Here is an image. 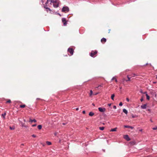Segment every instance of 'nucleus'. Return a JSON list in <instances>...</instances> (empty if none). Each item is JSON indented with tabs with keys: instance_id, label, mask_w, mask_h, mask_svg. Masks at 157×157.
Wrapping results in <instances>:
<instances>
[{
	"instance_id": "nucleus-15",
	"label": "nucleus",
	"mask_w": 157,
	"mask_h": 157,
	"mask_svg": "<svg viewBox=\"0 0 157 157\" xmlns=\"http://www.w3.org/2000/svg\"><path fill=\"white\" fill-rule=\"evenodd\" d=\"M117 128H112V129H111L110 130V132H115V131H116V130H117Z\"/></svg>"
},
{
	"instance_id": "nucleus-22",
	"label": "nucleus",
	"mask_w": 157,
	"mask_h": 157,
	"mask_svg": "<svg viewBox=\"0 0 157 157\" xmlns=\"http://www.w3.org/2000/svg\"><path fill=\"white\" fill-rule=\"evenodd\" d=\"M6 114V113L2 114V116L4 118H5Z\"/></svg>"
},
{
	"instance_id": "nucleus-9",
	"label": "nucleus",
	"mask_w": 157,
	"mask_h": 157,
	"mask_svg": "<svg viewBox=\"0 0 157 157\" xmlns=\"http://www.w3.org/2000/svg\"><path fill=\"white\" fill-rule=\"evenodd\" d=\"M44 8L46 10V11L47 12H48L49 11L50 12V13H51V11H52L48 7H44Z\"/></svg>"
},
{
	"instance_id": "nucleus-40",
	"label": "nucleus",
	"mask_w": 157,
	"mask_h": 157,
	"mask_svg": "<svg viewBox=\"0 0 157 157\" xmlns=\"http://www.w3.org/2000/svg\"><path fill=\"white\" fill-rule=\"evenodd\" d=\"M133 74H131V75H129V76H130V77H131V76H133Z\"/></svg>"
},
{
	"instance_id": "nucleus-24",
	"label": "nucleus",
	"mask_w": 157,
	"mask_h": 157,
	"mask_svg": "<svg viewBox=\"0 0 157 157\" xmlns=\"http://www.w3.org/2000/svg\"><path fill=\"white\" fill-rule=\"evenodd\" d=\"M114 96H115V95L114 94H113L111 96V98L112 100H114Z\"/></svg>"
},
{
	"instance_id": "nucleus-5",
	"label": "nucleus",
	"mask_w": 157,
	"mask_h": 157,
	"mask_svg": "<svg viewBox=\"0 0 157 157\" xmlns=\"http://www.w3.org/2000/svg\"><path fill=\"white\" fill-rule=\"evenodd\" d=\"M52 4L51 2H48V0H47V2L45 3V4L44 5V7H50Z\"/></svg>"
},
{
	"instance_id": "nucleus-2",
	"label": "nucleus",
	"mask_w": 157,
	"mask_h": 157,
	"mask_svg": "<svg viewBox=\"0 0 157 157\" xmlns=\"http://www.w3.org/2000/svg\"><path fill=\"white\" fill-rule=\"evenodd\" d=\"M98 51L97 50L92 51L90 53V55L92 57H94L97 56Z\"/></svg>"
},
{
	"instance_id": "nucleus-10",
	"label": "nucleus",
	"mask_w": 157,
	"mask_h": 157,
	"mask_svg": "<svg viewBox=\"0 0 157 157\" xmlns=\"http://www.w3.org/2000/svg\"><path fill=\"white\" fill-rule=\"evenodd\" d=\"M133 76H129L128 75H127V78H128V80H126V81H129L130 80V78L132 77H134L136 76L135 74H133Z\"/></svg>"
},
{
	"instance_id": "nucleus-47",
	"label": "nucleus",
	"mask_w": 157,
	"mask_h": 157,
	"mask_svg": "<svg viewBox=\"0 0 157 157\" xmlns=\"http://www.w3.org/2000/svg\"><path fill=\"white\" fill-rule=\"evenodd\" d=\"M92 105H94V103H93V104H92Z\"/></svg>"
},
{
	"instance_id": "nucleus-50",
	"label": "nucleus",
	"mask_w": 157,
	"mask_h": 157,
	"mask_svg": "<svg viewBox=\"0 0 157 157\" xmlns=\"http://www.w3.org/2000/svg\"><path fill=\"white\" fill-rule=\"evenodd\" d=\"M24 121L25 122V120H24Z\"/></svg>"
},
{
	"instance_id": "nucleus-1",
	"label": "nucleus",
	"mask_w": 157,
	"mask_h": 157,
	"mask_svg": "<svg viewBox=\"0 0 157 157\" xmlns=\"http://www.w3.org/2000/svg\"><path fill=\"white\" fill-rule=\"evenodd\" d=\"M48 2H51L54 8H57L59 6V0H48Z\"/></svg>"
},
{
	"instance_id": "nucleus-27",
	"label": "nucleus",
	"mask_w": 157,
	"mask_h": 157,
	"mask_svg": "<svg viewBox=\"0 0 157 157\" xmlns=\"http://www.w3.org/2000/svg\"><path fill=\"white\" fill-rule=\"evenodd\" d=\"M90 96H91L93 94V91L92 90H90Z\"/></svg>"
},
{
	"instance_id": "nucleus-35",
	"label": "nucleus",
	"mask_w": 157,
	"mask_h": 157,
	"mask_svg": "<svg viewBox=\"0 0 157 157\" xmlns=\"http://www.w3.org/2000/svg\"><path fill=\"white\" fill-rule=\"evenodd\" d=\"M36 124H34L32 125V126L33 127L36 126Z\"/></svg>"
},
{
	"instance_id": "nucleus-26",
	"label": "nucleus",
	"mask_w": 157,
	"mask_h": 157,
	"mask_svg": "<svg viewBox=\"0 0 157 157\" xmlns=\"http://www.w3.org/2000/svg\"><path fill=\"white\" fill-rule=\"evenodd\" d=\"M11 103V101L10 100L8 99L6 102V103Z\"/></svg>"
},
{
	"instance_id": "nucleus-23",
	"label": "nucleus",
	"mask_w": 157,
	"mask_h": 157,
	"mask_svg": "<svg viewBox=\"0 0 157 157\" xmlns=\"http://www.w3.org/2000/svg\"><path fill=\"white\" fill-rule=\"evenodd\" d=\"M104 129V127H99V129L101 130L102 131Z\"/></svg>"
},
{
	"instance_id": "nucleus-28",
	"label": "nucleus",
	"mask_w": 157,
	"mask_h": 157,
	"mask_svg": "<svg viewBox=\"0 0 157 157\" xmlns=\"http://www.w3.org/2000/svg\"><path fill=\"white\" fill-rule=\"evenodd\" d=\"M129 126L125 125L124 126V127L125 128H129Z\"/></svg>"
},
{
	"instance_id": "nucleus-20",
	"label": "nucleus",
	"mask_w": 157,
	"mask_h": 157,
	"mask_svg": "<svg viewBox=\"0 0 157 157\" xmlns=\"http://www.w3.org/2000/svg\"><path fill=\"white\" fill-rule=\"evenodd\" d=\"M46 143L48 145H51L52 144L51 142L49 141H46Z\"/></svg>"
},
{
	"instance_id": "nucleus-8",
	"label": "nucleus",
	"mask_w": 157,
	"mask_h": 157,
	"mask_svg": "<svg viewBox=\"0 0 157 157\" xmlns=\"http://www.w3.org/2000/svg\"><path fill=\"white\" fill-rule=\"evenodd\" d=\"M124 139L126 140L127 141H129L130 140V139L128 135H124Z\"/></svg>"
},
{
	"instance_id": "nucleus-17",
	"label": "nucleus",
	"mask_w": 157,
	"mask_h": 157,
	"mask_svg": "<svg viewBox=\"0 0 157 157\" xmlns=\"http://www.w3.org/2000/svg\"><path fill=\"white\" fill-rule=\"evenodd\" d=\"M94 115V113L92 112L89 113V115L90 116H92Z\"/></svg>"
},
{
	"instance_id": "nucleus-43",
	"label": "nucleus",
	"mask_w": 157,
	"mask_h": 157,
	"mask_svg": "<svg viewBox=\"0 0 157 157\" xmlns=\"http://www.w3.org/2000/svg\"><path fill=\"white\" fill-rule=\"evenodd\" d=\"M139 131L140 132H142V129H140L139 130Z\"/></svg>"
},
{
	"instance_id": "nucleus-38",
	"label": "nucleus",
	"mask_w": 157,
	"mask_h": 157,
	"mask_svg": "<svg viewBox=\"0 0 157 157\" xmlns=\"http://www.w3.org/2000/svg\"><path fill=\"white\" fill-rule=\"evenodd\" d=\"M113 108L114 109H116V106L115 105H114L113 106Z\"/></svg>"
},
{
	"instance_id": "nucleus-41",
	"label": "nucleus",
	"mask_w": 157,
	"mask_h": 157,
	"mask_svg": "<svg viewBox=\"0 0 157 157\" xmlns=\"http://www.w3.org/2000/svg\"><path fill=\"white\" fill-rule=\"evenodd\" d=\"M111 105V104H108V105L109 106H110Z\"/></svg>"
},
{
	"instance_id": "nucleus-45",
	"label": "nucleus",
	"mask_w": 157,
	"mask_h": 157,
	"mask_svg": "<svg viewBox=\"0 0 157 157\" xmlns=\"http://www.w3.org/2000/svg\"><path fill=\"white\" fill-rule=\"evenodd\" d=\"M99 88V86H97V87H96V88Z\"/></svg>"
},
{
	"instance_id": "nucleus-29",
	"label": "nucleus",
	"mask_w": 157,
	"mask_h": 157,
	"mask_svg": "<svg viewBox=\"0 0 157 157\" xmlns=\"http://www.w3.org/2000/svg\"><path fill=\"white\" fill-rule=\"evenodd\" d=\"M152 129L154 130H157V127H154V128H153Z\"/></svg>"
},
{
	"instance_id": "nucleus-42",
	"label": "nucleus",
	"mask_w": 157,
	"mask_h": 157,
	"mask_svg": "<svg viewBox=\"0 0 157 157\" xmlns=\"http://www.w3.org/2000/svg\"><path fill=\"white\" fill-rule=\"evenodd\" d=\"M78 109H79V108H76V110H77H77H78Z\"/></svg>"
},
{
	"instance_id": "nucleus-34",
	"label": "nucleus",
	"mask_w": 157,
	"mask_h": 157,
	"mask_svg": "<svg viewBox=\"0 0 157 157\" xmlns=\"http://www.w3.org/2000/svg\"><path fill=\"white\" fill-rule=\"evenodd\" d=\"M126 100L128 102H129V98H127L126 99Z\"/></svg>"
},
{
	"instance_id": "nucleus-3",
	"label": "nucleus",
	"mask_w": 157,
	"mask_h": 157,
	"mask_svg": "<svg viewBox=\"0 0 157 157\" xmlns=\"http://www.w3.org/2000/svg\"><path fill=\"white\" fill-rule=\"evenodd\" d=\"M63 12H67L69 11V8L67 6H63L62 10Z\"/></svg>"
},
{
	"instance_id": "nucleus-52",
	"label": "nucleus",
	"mask_w": 157,
	"mask_h": 157,
	"mask_svg": "<svg viewBox=\"0 0 157 157\" xmlns=\"http://www.w3.org/2000/svg\"><path fill=\"white\" fill-rule=\"evenodd\" d=\"M21 145H23V144H22Z\"/></svg>"
},
{
	"instance_id": "nucleus-33",
	"label": "nucleus",
	"mask_w": 157,
	"mask_h": 157,
	"mask_svg": "<svg viewBox=\"0 0 157 157\" xmlns=\"http://www.w3.org/2000/svg\"><path fill=\"white\" fill-rule=\"evenodd\" d=\"M10 128L11 130L14 129V128H12V127L10 126Z\"/></svg>"
},
{
	"instance_id": "nucleus-18",
	"label": "nucleus",
	"mask_w": 157,
	"mask_h": 157,
	"mask_svg": "<svg viewBox=\"0 0 157 157\" xmlns=\"http://www.w3.org/2000/svg\"><path fill=\"white\" fill-rule=\"evenodd\" d=\"M37 128L39 130H40L42 128V126L41 125H38Z\"/></svg>"
},
{
	"instance_id": "nucleus-48",
	"label": "nucleus",
	"mask_w": 157,
	"mask_h": 157,
	"mask_svg": "<svg viewBox=\"0 0 157 157\" xmlns=\"http://www.w3.org/2000/svg\"><path fill=\"white\" fill-rule=\"evenodd\" d=\"M42 144L43 146H44V144Z\"/></svg>"
},
{
	"instance_id": "nucleus-12",
	"label": "nucleus",
	"mask_w": 157,
	"mask_h": 157,
	"mask_svg": "<svg viewBox=\"0 0 157 157\" xmlns=\"http://www.w3.org/2000/svg\"><path fill=\"white\" fill-rule=\"evenodd\" d=\"M29 122H30L31 123H32L33 122H36V121L35 119H34L33 120H32V119H31L30 118L29 119Z\"/></svg>"
},
{
	"instance_id": "nucleus-11",
	"label": "nucleus",
	"mask_w": 157,
	"mask_h": 157,
	"mask_svg": "<svg viewBox=\"0 0 157 157\" xmlns=\"http://www.w3.org/2000/svg\"><path fill=\"white\" fill-rule=\"evenodd\" d=\"M141 108L142 109H146L147 108V104H145L141 106Z\"/></svg>"
},
{
	"instance_id": "nucleus-7",
	"label": "nucleus",
	"mask_w": 157,
	"mask_h": 157,
	"mask_svg": "<svg viewBox=\"0 0 157 157\" xmlns=\"http://www.w3.org/2000/svg\"><path fill=\"white\" fill-rule=\"evenodd\" d=\"M62 22L63 23V25L66 26L67 24V21L65 18H63L62 19Z\"/></svg>"
},
{
	"instance_id": "nucleus-51",
	"label": "nucleus",
	"mask_w": 157,
	"mask_h": 157,
	"mask_svg": "<svg viewBox=\"0 0 157 157\" xmlns=\"http://www.w3.org/2000/svg\"><path fill=\"white\" fill-rule=\"evenodd\" d=\"M98 94V93H97V94H95L96 95V94Z\"/></svg>"
},
{
	"instance_id": "nucleus-25",
	"label": "nucleus",
	"mask_w": 157,
	"mask_h": 157,
	"mask_svg": "<svg viewBox=\"0 0 157 157\" xmlns=\"http://www.w3.org/2000/svg\"><path fill=\"white\" fill-rule=\"evenodd\" d=\"M132 118H135L136 117H137V116L136 115L132 114Z\"/></svg>"
},
{
	"instance_id": "nucleus-32",
	"label": "nucleus",
	"mask_w": 157,
	"mask_h": 157,
	"mask_svg": "<svg viewBox=\"0 0 157 157\" xmlns=\"http://www.w3.org/2000/svg\"><path fill=\"white\" fill-rule=\"evenodd\" d=\"M103 84H102L100 85H99L98 86H99V87H103Z\"/></svg>"
},
{
	"instance_id": "nucleus-36",
	"label": "nucleus",
	"mask_w": 157,
	"mask_h": 157,
	"mask_svg": "<svg viewBox=\"0 0 157 157\" xmlns=\"http://www.w3.org/2000/svg\"><path fill=\"white\" fill-rule=\"evenodd\" d=\"M82 113L83 114H85V113H86V112H85V110H83V111H82Z\"/></svg>"
},
{
	"instance_id": "nucleus-37",
	"label": "nucleus",
	"mask_w": 157,
	"mask_h": 157,
	"mask_svg": "<svg viewBox=\"0 0 157 157\" xmlns=\"http://www.w3.org/2000/svg\"><path fill=\"white\" fill-rule=\"evenodd\" d=\"M129 128H131L132 129L133 128V127H132V126H129Z\"/></svg>"
},
{
	"instance_id": "nucleus-46",
	"label": "nucleus",
	"mask_w": 157,
	"mask_h": 157,
	"mask_svg": "<svg viewBox=\"0 0 157 157\" xmlns=\"http://www.w3.org/2000/svg\"><path fill=\"white\" fill-rule=\"evenodd\" d=\"M63 125H65V124L64 123H63Z\"/></svg>"
},
{
	"instance_id": "nucleus-16",
	"label": "nucleus",
	"mask_w": 157,
	"mask_h": 157,
	"mask_svg": "<svg viewBox=\"0 0 157 157\" xmlns=\"http://www.w3.org/2000/svg\"><path fill=\"white\" fill-rule=\"evenodd\" d=\"M123 111L125 114H127L128 112L127 110L126 109H123Z\"/></svg>"
},
{
	"instance_id": "nucleus-4",
	"label": "nucleus",
	"mask_w": 157,
	"mask_h": 157,
	"mask_svg": "<svg viewBox=\"0 0 157 157\" xmlns=\"http://www.w3.org/2000/svg\"><path fill=\"white\" fill-rule=\"evenodd\" d=\"M68 53L70 54L71 56L73 54L74 50L72 48H68L67 50Z\"/></svg>"
},
{
	"instance_id": "nucleus-6",
	"label": "nucleus",
	"mask_w": 157,
	"mask_h": 157,
	"mask_svg": "<svg viewBox=\"0 0 157 157\" xmlns=\"http://www.w3.org/2000/svg\"><path fill=\"white\" fill-rule=\"evenodd\" d=\"M99 111L101 112H104L105 110V108L99 107L98 108Z\"/></svg>"
},
{
	"instance_id": "nucleus-53",
	"label": "nucleus",
	"mask_w": 157,
	"mask_h": 157,
	"mask_svg": "<svg viewBox=\"0 0 157 157\" xmlns=\"http://www.w3.org/2000/svg\"><path fill=\"white\" fill-rule=\"evenodd\" d=\"M156 78H157V77H156Z\"/></svg>"
},
{
	"instance_id": "nucleus-19",
	"label": "nucleus",
	"mask_w": 157,
	"mask_h": 157,
	"mask_svg": "<svg viewBox=\"0 0 157 157\" xmlns=\"http://www.w3.org/2000/svg\"><path fill=\"white\" fill-rule=\"evenodd\" d=\"M114 79H115V81L116 82H117V79L116 78H115V77H113L112 79V80H114Z\"/></svg>"
},
{
	"instance_id": "nucleus-30",
	"label": "nucleus",
	"mask_w": 157,
	"mask_h": 157,
	"mask_svg": "<svg viewBox=\"0 0 157 157\" xmlns=\"http://www.w3.org/2000/svg\"><path fill=\"white\" fill-rule=\"evenodd\" d=\"M122 105H123V104H122V102H120V103L119 104V105L120 106H122Z\"/></svg>"
},
{
	"instance_id": "nucleus-49",
	"label": "nucleus",
	"mask_w": 157,
	"mask_h": 157,
	"mask_svg": "<svg viewBox=\"0 0 157 157\" xmlns=\"http://www.w3.org/2000/svg\"><path fill=\"white\" fill-rule=\"evenodd\" d=\"M150 121L151 122H152V121L151 120H150Z\"/></svg>"
},
{
	"instance_id": "nucleus-44",
	"label": "nucleus",
	"mask_w": 157,
	"mask_h": 157,
	"mask_svg": "<svg viewBox=\"0 0 157 157\" xmlns=\"http://www.w3.org/2000/svg\"><path fill=\"white\" fill-rule=\"evenodd\" d=\"M41 2H42V4H43V3H44V2H43V0H41Z\"/></svg>"
},
{
	"instance_id": "nucleus-31",
	"label": "nucleus",
	"mask_w": 157,
	"mask_h": 157,
	"mask_svg": "<svg viewBox=\"0 0 157 157\" xmlns=\"http://www.w3.org/2000/svg\"><path fill=\"white\" fill-rule=\"evenodd\" d=\"M32 136L34 138H35L36 137V136L34 134H33L32 135Z\"/></svg>"
},
{
	"instance_id": "nucleus-14",
	"label": "nucleus",
	"mask_w": 157,
	"mask_h": 157,
	"mask_svg": "<svg viewBox=\"0 0 157 157\" xmlns=\"http://www.w3.org/2000/svg\"><path fill=\"white\" fill-rule=\"evenodd\" d=\"M144 94H146V96L147 99L148 100H149L150 99V97L148 95V94H147V92H145L144 93Z\"/></svg>"
},
{
	"instance_id": "nucleus-21",
	"label": "nucleus",
	"mask_w": 157,
	"mask_h": 157,
	"mask_svg": "<svg viewBox=\"0 0 157 157\" xmlns=\"http://www.w3.org/2000/svg\"><path fill=\"white\" fill-rule=\"evenodd\" d=\"M26 106V105L25 104L22 105H20V107L21 108H24Z\"/></svg>"
},
{
	"instance_id": "nucleus-13",
	"label": "nucleus",
	"mask_w": 157,
	"mask_h": 157,
	"mask_svg": "<svg viewBox=\"0 0 157 157\" xmlns=\"http://www.w3.org/2000/svg\"><path fill=\"white\" fill-rule=\"evenodd\" d=\"M106 40L105 38H103L101 40V41L102 43H105L106 42Z\"/></svg>"
},
{
	"instance_id": "nucleus-39",
	"label": "nucleus",
	"mask_w": 157,
	"mask_h": 157,
	"mask_svg": "<svg viewBox=\"0 0 157 157\" xmlns=\"http://www.w3.org/2000/svg\"><path fill=\"white\" fill-rule=\"evenodd\" d=\"M140 101H143V98H142L141 99H140Z\"/></svg>"
}]
</instances>
